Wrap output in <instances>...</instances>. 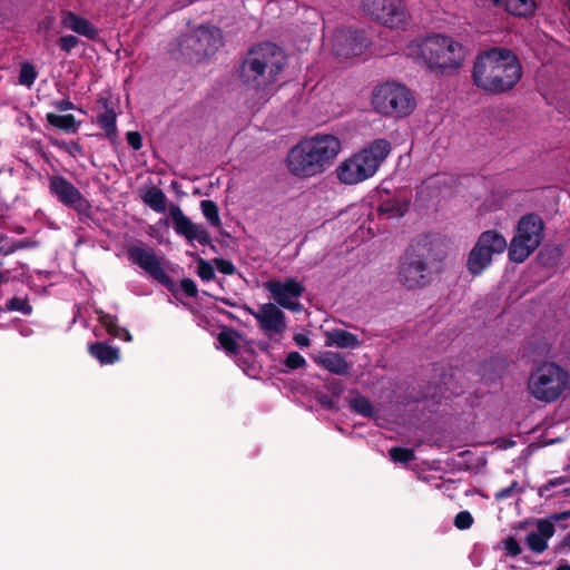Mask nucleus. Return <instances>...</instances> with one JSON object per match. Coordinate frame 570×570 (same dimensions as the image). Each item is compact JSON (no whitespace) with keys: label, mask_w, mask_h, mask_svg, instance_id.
Masks as SVG:
<instances>
[{"label":"nucleus","mask_w":570,"mask_h":570,"mask_svg":"<svg viewBox=\"0 0 570 570\" xmlns=\"http://www.w3.org/2000/svg\"><path fill=\"white\" fill-rule=\"evenodd\" d=\"M406 53L431 73L443 77L458 73L466 60L464 46L443 33H432L412 41Z\"/></svg>","instance_id":"obj_1"},{"label":"nucleus","mask_w":570,"mask_h":570,"mask_svg":"<svg viewBox=\"0 0 570 570\" xmlns=\"http://www.w3.org/2000/svg\"><path fill=\"white\" fill-rule=\"evenodd\" d=\"M342 150L343 141L340 136L317 132L289 149L286 167L296 177L311 178L331 167Z\"/></svg>","instance_id":"obj_2"},{"label":"nucleus","mask_w":570,"mask_h":570,"mask_svg":"<svg viewBox=\"0 0 570 570\" xmlns=\"http://www.w3.org/2000/svg\"><path fill=\"white\" fill-rule=\"evenodd\" d=\"M522 77V67L510 49L492 48L480 52L472 69L474 85L489 94L511 90Z\"/></svg>","instance_id":"obj_3"},{"label":"nucleus","mask_w":570,"mask_h":570,"mask_svg":"<svg viewBox=\"0 0 570 570\" xmlns=\"http://www.w3.org/2000/svg\"><path fill=\"white\" fill-rule=\"evenodd\" d=\"M284 65L285 53L279 47L269 42L256 46L242 63V82L258 98H266L268 87L277 79Z\"/></svg>","instance_id":"obj_4"},{"label":"nucleus","mask_w":570,"mask_h":570,"mask_svg":"<svg viewBox=\"0 0 570 570\" xmlns=\"http://www.w3.org/2000/svg\"><path fill=\"white\" fill-rule=\"evenodd\" d=\"M391 142L384 138L368 145L344 158L335 168L341 184L357 185L372 178L391 153Z\"/></svg>","instance_id":"obj_5"},{"label":"nucleus","mask_w":570,"mask_h":570,"mask_svg":"<svg viewBox=\"0 0 570 570\" xmlns=\"http://www.w3.org/2000/svg\"><path fill=\"white\" fill-rule=\"evenodd\" d=\"M570 390V374L557 362L544 361L533 367L527 381V392L538 402L554 403Z\"/></svg>","instance_id":"obj_6"},{"label":"nucleus","mask_w":570,"mask_h":570,"mask_svg":"<svg viewBox=\"0 0 570 570\" xmlns=\"http://www.w3.org/2000/svg\"><path fill=\"white\" fill-rule=\"evenodd\" d=\"M371 107L382 117L403 119L413 114L416 99L414 92L404 83L387 80L373 87Z\"/></svg>","instance_id":"obj_7"},{"label":"nucleus","mask_w":570,"mask_h":570,"mask_svg":"<svg viewBox=\"0 0 570 570\" xmlns=\"http://www.w3.org/2000/svg\"><path fill=\"white\" fill-rule=\"evenodd\" d=\"M223 46V36L216 27L200 26L177 41L179 53L190 60L207 58Z\"/></svg>","instance_id":"obj_8"},{"label":"nucleus","mask_w":570,"mask_h":570,"mask_svg":"<svg viewBox=\"0 0 570 570\" xmlns=\"http://www.w3.org/2000/svg\"><path fill=\"white\" fill-rule=\"evenodd\" d=\"M543 236V222L533 214L523 216L517 234L510 242L509 257L514 263L524 262L540 245Z\"/></svg>","instance_id":"obj_9"},{"label":"nucleus","mask_w":570,"mask_h":570,"mask_svg":"<svg viewBox=\"0 0 570 570\" xmlns=\"http://www.w3.org/2000/svg\"><path fill=\"white\" fill-rule=\"evenodd\" d=\"M362 9L372 19L389 28H400L410 18L402 0H363Z\"/></svg>","instance_id":"obj_10"},{"label":"nucleus","mask_w":570,"mask_h":570,"mask_svg":"<svg viewBox=\"0 0 570 570\" xmlns=\"http://www.w3.org/2000/svg\"><path fill=\"white\" fill-rule=\"evenodd\" d=\"M264 288L268 291L273 299L284 308L289 311H301L299 298L305 288L302 283L294 278L282 281L272 279L264 283Z\"/></svg>","instance_id":"obj_11"},{"label":"nucleus","mask_w":570,"mask_h":570,"mask_svg":"<svg viewBox=\"0 0 570 570\" xmlns=\"http://www.w3.org/2000/svg\"><path fill=\"white\" fill-rule=\"evenodd\" d=\"M397 279L407 289L423 287L430 283L426 262L417 256H406L399 266Z\"/></svg>","instance_id":"obj_12"},{"label":"nucleus","mask_w":570,"mask_h":570,"mask_svg":"<svg viewBox=\"0 0 570 570\" xmlns=\"http://www.w3.org/2000/svg\"><path fill=\"white\" fill-rule=\"evenodd\" d=\"M366 48L363 33L347 29L336 30L331 38V50L338 60L361 55Z\"/></svg>","instance_id":"obj_13"},{"label":"nucleus","mask_w":570,"mask_h":570,"mask_svg":"<svg viewBox=\"0 0 570 570\" xmlns=\"http://www.w3.org/2000/svg\"><path fill=\"white\" fill-rule=\"evenodd\" d=\"M258 323L261 330L269 337L282 334L286 328V316L284 312L273 303H265L258 309L245 307Z\"/></svg>","instance_id":"obj_14"},{"label":"nucleus","mask_w":570,"mask_h":570,"mask_svg":"<svg viewBox=\"0 0 570 570\" xmlns=\"http://www.w3.org/2000/svg\"><path fill=\"white\" fill-rule=\"evenodd\" d=\"M128 256L132 263L137 264L159 283L168 284L170 282L169 276L161 266V259L153 248L134 246L129 248Z\"/></svg>","instance_id":"obj_15"},{"label":"nucleus","mask_w":570,"mask_h":570,"mask_svg":"<svg viewBox=\"0 0 570 570\" xmlns=\"http://www.w3.org/2000/svg\"><path fill=\"white\" fill-rule=\"evenodd\" d=\"M169 215L174 222V229L178 235L184 236L188 242L196 240L200 245L210 243V237L206 228L191 222L178 205H171L169 207Z\"/></svg>","instance_id":"obj_16"},{"label":"nucleus","mask_w":570,"mask_h":570,"mask_svg":"<svg viewBox=\"0 0 570 570\" xmlns=\"http://www.w3.org/2000/svg\"><path fill=\"white\" fill-rule=\"evenodd\" d=\"M570 517V510L554 514L551 520L539 519L535 522V528L530 531L525 537V543L533 552L541 553L548 548V541L554 534L553 521H562Z\"/></svg>","instance_id":"obj_17"},{"label":"nucleus","mask_w":570,"mask_h":570,"mask_svg":"<svg viewBox=\"0 0 570 570\" xmlns=\"http://www.w3.org/2000/svg\"><path fill=\"white\" fill-rule=\"evenodd\" d=\"M475 245H481L482 252L491 257L492 261L495 255L503 254L508 248V242L505 237L494 229H489L481 233L475 242Z\"/></svg>","instance_id":"obj_18"},{"label":"nucleus","mask_w":570,"mask_h":570,"mask_svg":"<svg viewBox=\"0 0 570 570\" xmlns=\"http://www.w3.org/2000/svg\"><path fill=\"white\" fill-rule=\"evenodd\" d=\"M315 363L336 375H345L350 371V364L335 352H323L314 357Z\"/></svg>","instance_id":"obj_19"},{"label":"nucleus","mask_w":570,"mask_h":570,"mask_svg":"<svg viewBox=\"0 0 570 570\" xmlns=\"http://www.w3.org/2000/svg\"><path fill=\"white\" fill-rule=\"evenodd\" d=\"M492 263L491 257L482 252L481 245L474 244L466 258V269L472 276H480Z\"/></svg>","instance_id":"obj_20"},{"label":"nucleus","mask_w":570,"mask_h":570,"mask_svg":"<svg viewBox=\"0 0 570 570\" xmlns=\"http://www.w3.org/2000/svg\"><path fill=\"white\" fill-rule=\"evenodd\" d=\"M325 345L340 348H355L360 346L356 335L340 328L327 331L325 333Z\"/></svg>","instance_id":"obj_21"},{"label":"nucleus","mask_w":570,"mask_h":570,"mask_svg":"<svg viewBox=\"0 0 570 570\" xmlns=\"http://www.w3.org/2000/svg\"><path fill=\"white\" fill-rule=\"evenodd\" d=\"M410 206V199L405 196H395L384 200L380 205V213L386 215L387 218H395L403 216Z\"/></svg>","instance_id":"obj_22"},{"label":"nucleus","mask_w":570,"mask_h":570,"mask_svg":"<svg viewBox=\"0 0 570 570\" xmlns=\"http://www.w3.org/2000/svg\"><path fill=\"white\" fill-rule=\"evenodd\" d=\"M90 354L101 364L108 365L119 361V348L106 345L104 343H95L89 347Z\"/></svg>","instance_id":"obj_23"},{"label":"nucleus","mask_w":570,"mask_h":570,"mask_svg":"<svg viewBox=\"0 0 570 570\" xmlns=\"http://www.w3.org/2000/svg\"><path fill=\"white\" fill-rule=\"evenodd\" d=\"M503 7L507 12L517 17H530L535 11L534 0H504Z\"/></svg>","instance_id":"obj_24"},{"label":"nucleus","mask_w":570,"mask_h":570,"mask_svg":"<svg viewBox=\"0 0 570 570\" xmlns=\"http://www.w3.org/2000/svg\"><path fill=\"white\" fill-rule=\"evenodd\" d=\"M50 190L65 205L71 206V184L63 177L55 176L50 179Z\"/></svg>","instance_id":"obj_25"},{"label":"nucleus","mask_w":570,"mask_h":570,"mask_svg":"<svg viewBox=\"0 0 570 570\" xmlns=\"http://www.w3.org/2000/svg\"><path fill=\"white\" fill-rule=\"evenodd\" d=\"M142 202L157 213L166 210L167 197L165 193L157 188L151 187L142 195Z\"/></svg>","instance_id":"obj_26"},{"label":"nucleus","mask_w":570,"mask_h":570,"mask_svg":"<svg viewBox=\"0 0 570 570\" xmlns=\"http://www.w3.org/2000/svg\"><path fill=\"white\" fill-rule=\"evenodd\" d=\"M99 101L102 104L105 111L98 116V124L109 137H114L117 132L116 112L114 108L108 107L106 99H100Z\"/></svg>","instance_id":"obj_27"},{"label":"nucleus","mask_w":570,"mask_h":570,"mask_svg":"<svg viewBox=\"0 0 570 570\" xmlns=\"http://www.w3.org/2000/svg\"><path fill=\"white\" fill-rule=\"evenodd\" d=\"M220 346L229 354H236L239 348L240 336L233 330H224L218 335Z\"/></svg>","instance_id":"obj_28"},{"label":"nucleus","mask_w":570,"mask_h":570,"mask_svg":"<svg viewBox=\"0 0 570 570\" xmlns=\"http://www.w3.org/2000/svg\"><path fill=\"white\" fill-rule=\"evenodd\" d=\"M99 321L110 335L122 338L126 342L131 341V335L129 334V332L119 328L114 316L109 314H101L99 315Z\"/></svg>","instance_id":"obj_29"},{"label":"nucleus","mask_w":570,"mask_h":570,"mask_svg":"<svg viewBox=\"0 0 570 570\" xmlns=\"http://www.w3.org/2000/svg\"><path fill=\"white\" fill-rule=\"evenodd\" d=\"M200 209L204 217L213 227H220L222 220L219 216L218 206L215 202L205 199L200 202Z\"/></svg>","instance_id":"obj_30"},{"label":"nucleus","mask_w":570,"mask_h":570,"mask_svg":"<svg viewBox=\"0 0 570 570\" xmlns=\"http://www.w3.org/2000/svg\"><path fill=\"white\" fill-rule=\"evenodd\" d=\"M348 403L353 411L365 417H372L374 415V409L372 403L370 402L368 399L362 395H356L355 397H352Z\"/></svg>","instance_id":"obj_31"},{"label":"nucleus","mask_w":570,"mask_h":570,"mask_svg":"<svg viewBox=\"0 0 570 570\" xmlns=\"http://www.w3.org/2000/svg\"><path fill=\"white\" fill-rule=\"evenodd\" d=\"M38 77V72L33 65L23 62L20 66L19 83L30 88Z\"/></svg>","instance_id":"obj_32"},{"label":"nucleus","mask_w":570,"mask_h":570,"mask_svg":"<svg viewBox=\"0 0 570 570\" xmlns=\"http://www.w3.org/2000/svg\"><path fill=\"white\" fill-rule=\"evenodd\" d=\"M6 309L10 312H21L23 315L32 313V306L27 297L14 296L6 302Z\"/></svg>","instance_id":"obj_33"},{"label":"nucleus","mask_w":570,"mask_h":570,"mask_svg":"<svg viewBox=\"0 0 570 570\" xmlns=\"http://www.w3.org/2000/svg\"><path fill=\"white\" fill-rule=\"evenodd\" d=\"M47 121L55 128L65 130L67 132L71 131V114L69 115H58L55 112H48Z\"/></svg>","instance_id":"obj_34"},{"label":"nucleus","mask_w":570,"mask_h":570,"mask_svg":"<svg viewBox=\"0 0 570 570\" xmlns=\"http://www.w3.org/2000/svg\"><path fill=\"white\" fill-rule=\"evenodd\" d=\"M73 32L94 39L97 36L96 28L86 19L73 16Z\"/></svg>","instance_id":"obj_35"},{"label":"nucleus","mask_w":570,"mask_h":570,"mask_svg":"<svg viewBox=\"0 0 570 570\" xmlns=\"http://www.w3.org/2000/svg\"><path fill=\"white\" fill-rule=\"evenodd\" d=\"M390 456L394 462L407 463L415 459L414 451L406 448H392Z\"/></svg>","instance_id":"obj_36"},{"label":"nucleus","mask_w":570,"mask_h":570,"mask_svg":"<svg viewBox=\"0 0 570 570\" xmlns=\"http://www.w3.org/2000/svg\"><path fill=\"white\" fill-rule=\"evenodd\" d=\"M197 274L204 281H210L215 275L213 266L203 258L198 259Z\"/></svg>","instance_id":"obj_37"},{"label":"nucleus","mask_w":570,"mask_h":570,"mask_svg":"<svg viewBox=\"0 0 570 570\" xmlns=\"http://www.w3.org/2000/svg\"><path fill=\"white\" fill-rule=\"evenodd\" d=\"M473 523V518L470 512L461 511L456 514L454 519V524L459 529H469Z\"/></svg>","instance_id":"obj_38"},{"label":"nucleus","mask_w":570,"mask_h":570,"mask_svg":"<svg viewBox=\"0 0 570 570\" xmlns=\"http://www.w3.org/2000/svg\"><path fill=\"white\" fill-rule=\"evenodd\" d=\"M285 364L293 370L299 368L305 365V358L297 352H291L285 360Z\"/></svg>","instance_id":"obj_39"},{"label":"nucleus","mask_w":570,"mask_h":570,"mask_svg":"<svg viewBox=\"0 0 570 570\" xmlns=\"http://www.w3.org/2000/svg\"><path fill=\"white\" fill-rule=\"evenodd\" d=\"M503 544L508 554L518 556L521 553L520 544L514 538L510 537L505 539Z\"/></svg>","instance_id":"obj_40"},{"label":"nucleus","mask_w":570,"mask_h":570,"mask_svg":"<svg viewBox=\"0 0 570 570\" xmlns=\"http://www.w3.org/2000/svg\"><path fill=\"white\" fill-rule=\"evenodd\" d=\"M127 141L135 150H139L142 146L141 136L137 131H128Z\"/></svg>","instance_id":"obj_41"},{"label":"nucleus","mask_w":570,"mask_h":570,"mask_svg":"<svg viewBox=\"0 0 570 570\" xmlns=\"http://www.w3.org/2000/svg\"><path fill=\"white\" fill-rule=\"evenodd\" d=\"M518 488V482L514 481L511 483V485H509L508 488H504L502 490H500L497 494H495V498L498 500H503V499H507V498H510L513 493V491Z\"/></svg>","instance_id":"obj_42"},{"label":"nucleus","mask_w":570,"mask_h":570,"mask_svg":"<svg viewBox=\"0 0 570 570\" xmlns=\"http://www.w3.org/2000/svg\"><path fill=\"white\" fill-rule=\"evenodd\" d=\"M181 288L189 296H195L197 294V287L195 283L190 279H184L181 282Z\"/></svg>","instance_id":"obj_43"},{"label":"nucleus","mask_w":570,"mask_h":570,"mask_svg":"<svg viewBox=\"0 0 570 570\" xmlns=\"http://www.w3.org/2000/svg\"><path fill=\"white\" fill-rule=\"evenodd\" d=\"M216 266L224 274H233L235 269L230 262L224 259L216 261Z\"/></svg>","instance_id":"obj_44"},{"label":"nucleus","mask_w":570,"mask_h":570,"mask_svg":"<svg viewBox=\"0 0 570 570\" xmlns=\"http://www.w3.org/2000/svg\"><path fill=\"white\" fill-rule=\"evenodd\" d=\"M59 45L62 50H65L66 52H70L71 51V35L62 36L59 39Z\"/></svg>","instance_id":"obj_45"},{"label":"nucleus","mask_w":570,"mask_h":570,"mask_svg":"<svg viewBox=\"0 0 570 570\" xmlns=\"http://www.w3.org/2000/svg\"><path fill=\"white\" fill-rule=\"evenodd\" d=\"M294 341L301 347H307L309 345V338L305 334H296Z\"/></svg>","instance_id":"obj_46"},{"label":"nucleus","mask_w":570,"mask_h":570,"mask_svg":"<svg viewBox=\"0 0 570 570\" xmlns=\"http://www.w3.org/2000/svg\"><path fill=\"white\" fill-rule=\"evenodd\" d=\"M567 481L568 479L564 476L554 478L547 483L546 489L549 490L551 488L564 484Z\"/></svg>","instance_id":"obj_47"},{"label":"nucleus","mask_w":570,"mask_h":570,"mask_svg":"<svg viewBox=\"0 0 570 570\" xmlns=\"http://www.w3.org/2000/svg\"><path fill=\"white\" fill-rule=\"evenodd\" d=\"M56 108L59 110V111H66V110H69L71 109V101L69 100V98H65L58 102H56Z\"/></svg>","instance_id":"obj_48"},{"label":"nucleus","mask_w":570,"mask_h":570,"mask_svg":"<svg viewBox=\"0 0 570 570\" xmlns=\"http://www.w3.org/2000/svg\"><path fill=\"white\" fill-rule=\"evenodd\" d=\"M62 24L65 28H71V11H62Z\"/></svg>","instance_id":"obj_49"},{"label":"nucleus","mask_w":570,"mask_h":570,"mask_svg":"<svg viewBox=\"0 0 570 570\" xmlns=\"http://www.w3.org/2000/svg\"><path fill=\"white\" fill-rule=\"evenodd\" d=\"M504 0H480L483 7H500L503 6Z\"/></svg>","instance_id":"obj_50"},{"label":"nucleus","mask_w":570,"mask_h":570,"mask_svg":"<svg viewBox=\"0 0 570 570\" xmlns=\"http://www.w3.org/2000/svg\"><path fill=\"white\" fill-rule=\"evenodd\" d=\"M23 247H24V243L22 240H18L6 253L9 254V253L14 252L16 249H20Z\"/></svg>","instance_id":"obj_51"},{"label":"nucleus","mask_w":570,"mask_h":570,"mask_svg":"<svg viewBox=\"0 0 570 570\" xmlns=\"http://www.w3.org/2000/svg\"><path fill=\"white\" fill-rule=\"evenodd\" d=\"M10 279V273L9 271H0V284L8 283Z\"/></svg>","instance_id":"obj_52"},{"label":"nucleus","mask_w":570,"mask_h":570,"mask_svg":"<svg viewBox=\"0 0 570 570\" xmlns=\"http://www.w3.org/2000/svg\"><path fill=\"white\" fill-rule=\"evenodd\" d=\"M557 570H570V566L563 564V566L558 567Z\"/></svg>","instance_id":"obj_53"},{"label":"nucleus","mask_w":570,"mask_h":570,"mask_svg":"<svg viewBox=\"0 0 570 570\" xmlns=\"http://www.w3.org/2000/svg\"><path fill=\"white\" fill-rule=\"evenodd\" d=\"M566 541L567 543L570 546V532L568 533L567 538H566Z\"/></svg>","instance_id":"obj_54"},{"label":"nucleus","mask_w":570,"mask_h":570,"mask_svg":"<svg viewBox=\"0 0 570 570\" xmlns=\"http://www.w3.org/2000/svg\"><path fill=\"white\" fill-rule=\"evenodd\" d=\"M79 195H77L75 191L72 194V197H73V203L76 202V197H78Z\"/></svg>","instance_id":"obj_55"}]
</instances>
